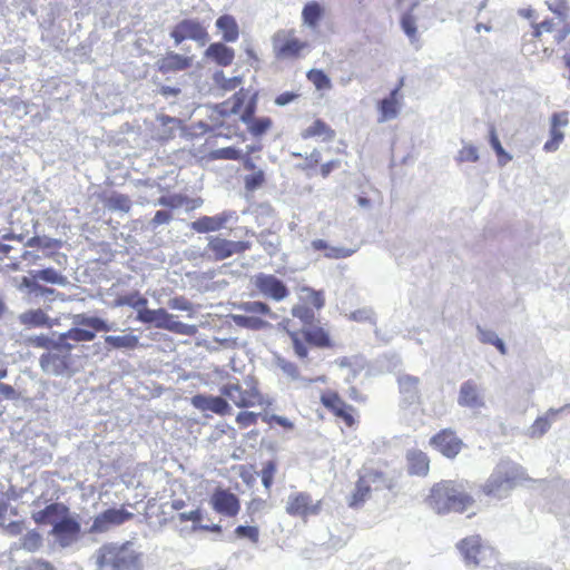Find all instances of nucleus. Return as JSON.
Here are the masks:
<instances>
[{
    "mask_svg": "<svg viewBox=\"0 0 570 570\" xmlns=\"http://www.w3.org/2000/svg\"><path fill=\"white\" fill-rule=\"evenodd\" d=\"M297 302L292 307V315L298 318L304 327L298 330L293 320L285 318L279 324L291 338L295 355L303 360L308 356L307 344L318 348H332L334 342L328 331L320 325H313L316 313L325 305L323 291L313 287H295Z\"/></svg>",
    "mask_w": 570,
    "mask_h": 570,
    "instance_id": "f257e3e1",
    "label": "nucleus"
},
{
    "mask_svg": "<svg viewBox=\"0 0 570 570\" xmlns=\"http://www.w3.org/2000/svg\"><path fill=\"white\" fill-rule=\"evenodd\" d=\"M473 503L474 499L463 489V485L452 480L441 481L431 490L430 504L439 514L463 513Z\"/></svg>",
    "mask_w": 570,
    "mask_h": 570,
    "instance_id": "f03ea898",
    "label": "nucleus"
},
{
    "mask_svg": "<svg viewBox=\"0 0 570 570\" xmlns=\"http://www.w3.org/2000/svg\"><path fill=\"white\" fill-rule=\"evenodd\" d=\"M97 564L100 569L142 570V553L134 548L131 541L107 543L97 551Z\"/></svg>",
    "mask_w": 570,
    "mask_h": 570,
    "instance_id": "7ed1b4c3",
    "label": "nucleus"
},
{
    "mask_svg": "<svg viewBox=\"0 0 570 570\" xmlns=\"http://www.w3.org/2000/svg\"><path fill=\"white\" fill-rule=\"evenodd\" d=\"M220 392L239 409L271 405V401L262 393L258 381L252 376L244 381V385L227 383Z\"/></svg>",
    "mask_w": 570,
    "mask_h": 570,
    "instance_id": "20e7f679",
    "label": "nucleus"
},
{
    "mask_svg": "<svg viewBox=\"0 0 570 570\" xmlns=\"http://www.w3.org/2000/svg\"><path fill=\"white\" fill-rule=\"evenodd\" d=\"M392 488V479L389 478L386 473L373 468H364L358 473L355 489L350 497L348 505L352 508H358L363 505L367 499H370L372 490H390Z\"/></svg>",
    "mask_w": 570,
    "mask_h": 570,
    "instance_id": "39448f33",
    "label": "nucleus"
},
{
    "mask_svg": "<svg viewBox=\"0 0 570 570\" xmlns=\"http://www.w3.org/2000/svg\"><path fill=\"white\" fill-rule=\"evenodd\" d=\"M75 327H71L66 333L60 334V342L67 343L68 340L75 342H90L94 341L98 332H110L114 327L105 320L97 316H87L78 314L73 316Z\"/></svg>",
    "mask_w": 570,
    "mask_h": 570,
    "instance_id": "423d86ee",
    "label": "nucleus"
},
{
    "mask_svg": "<svg viewBox=\"0 0 570 570\" xmlns=\"http://www.w3.org/2000/svg\"><path fill=\"white\" fill-rule=\"evenodd\" d=\"M320 402L337 422H342L346 428L353 429L358 424L357 410L348 404L337 391L331 389L322 391Z\"/></svg>",
    "mask_w": 570,
    "mask_h": 570,
    "instance_id": "0eeeda50",
    "label": "nucleus"
},
{
    "mask_svg": "<svg viewBox=\"0 0 570 570\" xmlns=\"http://www.w3.org/2000/svg\"><path fill=\"white\" fill-rule=\"evenodd\" d=\"M170 38L178 46L185 40H193L204 47L209 41V35L203 23L193 18L180 20L170 31Z\"/></svg>",
    "mask_w": 570,
    "mask_h": 570,
    "instance_id": "6e6552de",
    "label": "nucleus"
},
{
    "mask_svg": "<svg viewBox=\"0 0 570 570\" xmlns=\"http://www.w3.org/2000/svg\"><path fill=\"white\" fill-rule=\"evenodd\" d=\"M238 308L253 315H232V318L237 326L252 331H259L268 325L266 321L257 316L267 315L269 313V307L267 304L262 302H246L240 304Z\"/></svg>",
    "mask_w": 570,
    "mask_h": 570,
    "instance_id": "1a4fd4ad",
    "label": "nucleus"
},
{
    "mask_svg": "<svg viewBox=\"0 0 570 570\" xmlns=\"http://www.w3.org/2000/svg\"><path fill=\"white\" fill-rule=\"evenodd\" d=\"M322 502L313 501L307 492H296L288 497L286 503V513L291 517L306 520L308 517L317 515L321 512Z\"/></svg>",
    "mask_w": 570,
    "mask_h": 570,
    "instance_id": "9d476101",
    "label": "nucleus"
},
{
    "mask_svg": "<svg viewBox=\"0 0 570 570\" xmlns=\"http://www.w3.org/2000/svg\"><path fill=\"white\" fill-rule=\"evenodd\" d=\"M430 445L443 456L454 459L462 451L464 443L454 430L446 428L431 436Z\"/></svg>",
    "mask_w": 570,
    "mask_h": 570,
    "instance_id": "9b49d317",
    "label": "nucleus"
},
{
    "mask_svg": "<svg viewBox=\"0 0 570 570\" xmlns=\"http://www.w3.org/2000/svg\"><path fill=\"white\" fill-rule=\"evenodd\" d=\"M72 345L65 343V347L61 351L50 350L43 353L39 363L43 372L61 375L70 368V351Z\"/></svg>",
    "mask_w": 570,
    "mask_h": 570,
    "instance_id": "f8f14e48",
    "label": "nucleus"
},
{
    "mask_svg": "<svg viewBox=\"0 0 570 570\" xmlns=\"http://www.w3.org/2000/svg\"><path fill=\"white\" fill-rule=\"evenodd\" d=\"M134 518L131 512H128L126 509L120 508H111L107 509L100 514H98L90 527L91 533H104L110 529L112 525H120Z\"/></svg>",
    "mask_w": 570,
    "mask_h": 570,
    "instance_id": "ddd939ff",
    "label": "nucleus"
},
{
    "mask_svg": "<svg viewBox=\"0 0 570 570\" xmlns=\"http://www.w3.org/2000/svg\"><path fill=\"white\" fill-rule=\"evenodd\" d=\"M210 504L218 514L234 518L240 510V501L236 494L227 489L218 488L210 497Z\"/></svg>",
    "mask_w": 570,
    "mask_h": 570,
    "instance_id": "4468645a",
    "label": "nucleus"
},
{
    "mask_svg": "<svg viewBox=\"0 0 570 570\" xmlns=\"http://www.w3.org/2000/svg\"><path fill=\"white\" fill-rule=\"evenodd\" d=\"M456 548L465 563L474 566L480 564L488 549L479 534L463 538L456 543Z\"/></svg>",
    "mask_w": 570,
    "mask_h": 570,
    "instance_id": "2eb2a0df",
    "label": "nucleus"
},
{
    "mask_svg": "<svg viewBox=\"0 0 570 570\" xmlns=\"http://www.w3.org/2000/svg\"><path fill=\"white\" fill-rule=\"evenodd\" d=\"M191 65L193 57L184 56L175 51H167L155 62L157 70L163 75L185 71L190 68Z\"/></svg>",
    "mask_w": 570,
    "mask_h": 570,
    "instance_id": "dca6fc26",
    "label": "nucleus"
},
{
    "mask_svg": "<svg viewBox=\"0 0 570 570\" xmlns=\"http://www.w3.org/2000/svg\"><path fill=\"white\" fill-rule=\"evenodd\" d=\"M515 481L517 475L513 471L497 470L483 485V492L487 495L500 497L502 492L510 490Z\"/></svg>",
    "mask_w": 570,
    "mask_h": 570,
    "instance_id": "f3484780",
    "label": "nucleus"
},
{
    "mask_svg": "<svg viewBox=\"0 0 570 570\" xmlns=\"http://www.w3.org/2000/svg\"><path fill=\"white\" fill-rule=\"evenodd\" d=\"M458 403L462 407L481 409L485 401L479 384L473 380L464 381L459 390Z\"/></svg>",
    "mask_w": 570,
    "mask_h": 570,
    "instance_id": "a211bd4d",
    "label": "nucleus"
},
{
    "mask_svg": "<svg viewBox=\"0 0 570 570\" xmlns=\"http://www.w3.org/2000/svg\"><path fill=\"white\" fill-rule=\"evenodd\" d=\"M190 403L202 412H212L220 416L232 411L229 403L222 396L197 394L190 399Z\"/></svg>",
    "mask_w": 570,
    "mask_h": 570,
    "instance_id": "6ab92c4d",
    "label": "nucleus"
},
{
    "mask_svg": "<svg viewBox=\"0 0 570 570\" xmlns=\"http://www.w3.org/2000/svg\"><path fill=\"white\" fill-rule=\"evenodd\" d=\"M52 533L60 546L67 547L77 540L80 533V524L76 519L67 514L53 524Z\"/></svg>",
    "mask_w": 570,
    "mask_h": 570,
    "instance_id": "aec40b11",
    "label": "nucleus"
},
{
    "mask_svg": "<svg viewBox=\"0 0 570 570\" xmlns=\"http://www.w3.org/2000/svg\"><path fill=\"white\" fill-rule=\"evenodd\" d=\"M307 43L293 37L277 33L273 38V47L277 58H295L306 48Z\"/></svg>",
    "mask_w": 570,
    "mask_h": 570,
    "instance_id": "412c9836",
    "label": "nucleus"
},
{
    "mask_svg": "<svg viewBox=\"0 0 570 570\" xmlns=\"http://www.w3.org/2000/svg\"><path fill=\"white\" fill-rule=\"evenodd\" d=\"M568 125V112H554L550 121V139L546 141L543 149L553 153L559 149L564 134L561 128Z\"/></svg>",
    "mask_w": 570,
    "mask_h": 570,
    "instance_id": "4be33fe9",
    "label": "nucleus"
},
{
    "mask_svg": "<svg viewBox=\"0 0 570 570\" xmlns=\"http://www.w3.org/2000/svg\"><path fill=\"white\" fill-rule=\"evenodd\" d=\"M207 252L217 261L226 259L236 254L235 240H229L218 236L209 237Z\"/></svg>",
    "mask_w": 570,
    "mask_h": 570,
    "instance_id": "5701e85b",
    "label": "nucleus"
},
{
    "mask_svg": "<svg viewBox=\"0 0 570 570\" xmlns=\"http://www.w3.org/2000/svg\"><path fill=\"white\" fill-rule=\"evenodd\" d=\"M205 57L214 60L218 66L226 67L233 62L235 52L223 42H214L205 50Z\"/></svg>",
    "mask_w": 570,
    "mask_h": 570,
    "instance_id": "b1692460",
    "label": "nucleus"
},
{
    "mask_svg": "<svg viewBox=\"0 0 570 570\" xmlns=\"http://www.w3.org/2000/svg\"><path fill=\"white\" fill-rule=\"evenodd\" d=\"M69 514V509L63 503H51L45 509L35 512L32 519L37 524H47L53 522L57 518H63Z\"/></svg>",
    "mask_w": 570,
    "mask_h": 570,
    "instance_id": "393cba45",
    "label": "nucleus"
},
{
    "mask_svg": "<svg viewBox=\"0 0 570 570\" xmlns=\"http://www.w3.org/2000/svg\"><path fill=\"white\" fill-rule=\"evenodd\" d=\"M407 465H409V472L414 475H421L424 476L428 474L430 470V459L429 456L420 451V450H413L407 453Z\"/></svg>",
    "mask_w": 570,
    "mask_h": 570,
    "instance_id": "a878e982",
    "label": "nucleus"
},
{
    "mask_svg": "<svg viewBox=\"0 0 570 570\" xmlns=\"http://www.w3.org/2000/svg\"><path fill=\"white\" fill-rule=\"evenodd\" d=\"M105 344L108 350L132 351L139 347V337L132 334L105 336Z\"/></svg>",
    "mask_w": 570,
    "mask_h": 570,
    "instance_id": "bb28decb",
    "label": "nucleus"
},
{
    "mask_svg": "<svg viewBox=\"0 0 570 570\" xmlns=\"http://www.w3.org/2000/svg\"><path fill=\"white\" fill-rule=\"evenodd\" d=\"M215 24L226 42H235L238 39L239 28L233 16L223 14L216 20Z\"/></svg>",
    "mask_w": 570,
    "mask_h": 570,
    "instance_id": "cd10ccee",
    "label": "nucleus"
},
{
    "mask_svg": "<svg viewBox=\"0 0 570 570\" xmlns=\"http://www.w3.org/2000/svg\"><path fill=\"white\" fill-rule=\"evenodd\" d=\"M164 316H165V320H163V322L158 324V328L167 330L175 334L187 335V336H194L197 333L196 325H189V324L179 322L175 318L174 315L169 314L168 312Z\"/></svg>",
    "mask_w": 570,
    "mask_h": 570,
    "instance_id": "c85d7f7f",
    "label": "nucleus"
},
{
    "mask_svg": "<svg viewBox=\"0 0 570 570\" xmlns=\"http://www.w3.org/2000/svg\"><path fill=\"white\" fill-rule=\"evenodd\" d=\"M252 234L256 236L257 242L269 256H274L279 252L281 237L275 232L264 229L258 234Z\"/></svg>",
    "mask_w": 570,
    "mask_h": 570,
    "instance_id": "c756f323",
    "label": "nucleus"
},
{
    "mask_svg": "<svg viewBox=\"0 0 570 570\" xmlns=\"http://www.w3.org/2000/svg\"><path fill=\"white\" fill-rule=\"evenodd\" d=\"M304 139L312 137H322L325 141H331L335 137V131L323 120L316 119L308 128L302 132Z\"/></svg>",
    "mask_w": 570,
    "mask_h": 570,
    "instance_id": "7c9ffc66",
    "label": "nucleus"
},
{
    "mask_svg": "<svg viewBox=\"0 0 570 570\" xmlns=\"http://www.w3.org/2000/svg\"><path fill=\"white\" fill-rule=\"evenodd\" d=\"M20 323L27 327L49 326L48 315L40 308L30 309L19 316Z\"/></svg>",
    "mask_w": 570,
    "mask_h": 570,
    "instance_id": "2f4dec72",
    "label": "nucleus"
},
{
    "mask_svg": "<svg viewBox=\"0 0 570 570\" xmlns=\"http://www.w3.org/2000/svg\"><path fill=\"white\" fill-rule=\"evenodd\" d=\"M417 2L412 3L409 10L404 11L401 16L400 23L403 32L409 37L411 42L416 39L417 28H416V19L413 14L415 8L417 7Z\"/></svg>",
    "mask_w": 570,
    "mask_h": 570,
    "instance_id": "473e14b6",
    "label": "nucleus"
},
{
    "mask_svg": "<svg viewBox=\"0 0 570 570\" xmlns=\"http://www.w3.org/2000/svg\"><path fill=\"white\" fill-rule=\"evenodd\" d=\"M559 413V410H549L544 416L538 417L530 428L531 438H541L544 435L551 425V419Z\"/></svg>",
    "mask_w": 570,
    "mask_h": 570,
    "instance_id": "72a5a7b5",
    "label": "nucleus"
},
{
    "mask_svg": "<svg viewBox=\"0 0 570 570\" xmlns=\"http://www.w3.org/2000/svg\"><path fill=\"white\" fill-rule=\"evenodd\" d=\"M489 142L498 156L499 166L504 167L512 160V156L502 147L494 126H490Z\"/></svg>",
    "mask_w": 570,
    "mask_h": 570,
    "instance_id": "f704fd0d",
    "label": "nucleus"
},
{
    "mask_svg": "<svg viewBox=\"0 0 570 570\" xmlns=\"http://www.w3.org/2000/svg\"><path fill=\"white\" fill-rule=\"evenodd\" d=\"M323 16V8L318 2L312 1L304 6L302 18L308 27H316Z\"/></svg>",
    "mask_w": 570,
    "mask_h": 570,
    "instance_id": "c9c22d12",
    "label": "nucleus"
},
{
    "mask_svg": "<svg viewBox=\"0 0 570 570\" xmlns=\"http://www.w3.org/2000/svg\"><path fill=\"white\" fill-rule=\"evenodd\" d=\"M401 105L400 102L390 101L385 98H383L379 102V112L380 117L377 121L380 124L395 119L400 114Z\"/></svg>",
    "mask_w": 570,
    "mask_h": 570,
    "instance_id": "e433bc0d",
    "label": "nucleus"
},
{
    "mask_svg": "<svg viewBox=\"0 0 570 570\" xmlns=\"http://www.w3.org/2000/svg\"><path fill=\"white\" fill-rule=\"evenodd\" d=\"M190 228L199 234L217 232L220 229L215 216H202L191 222Z\"/></svg>",
    "mask_w": 570,
    "mask_h": 570,
    "instance_id": "4c0bfd02",
    "label": "nucleus"
},
{
    "mask_svg": "<svg viewBox=\"0 0 570 570\" xmlns=\"http://www.w3.org/2000/svg\"><path fill=\"white\" fill-rule=\"evenodd\" d=\"M28 343L31 346L47 348L49 351L50 350L61 351L65 347V343H61L60 340L58 342H56V341L51 340L49 336L43 335V334L29 337Z\"/></svg>",
    "mask_w": 570,
    "mask_h": 570,
    "instance_id": "58836bf2",
    "label": "nucleus"
},
{
    "mask_svg": "<svg viewBox=\"0 0 570 570\" xmlns=\"http://www.w3.org/2000/svg\"><path fill=\"white\" fill-rule=\"evenodd\" d=\"M167 314V311L164 308L158 309H148L142 308L138 311L137 318L142 323H155L156 327H158V324L165 320V316Z\"/></svg>",
    "mask_w": 570,
    "mask_h": 570,
    "instance_id": "ea45409f",
    "label": "nucleus"
},
{
    "mask_svg": "<svg viewBox=\"0 0 570 570\" xmlns=\"http://www.w3.org/2000/svg\"><path fill=\"white\" fill-rule=\"evenodd\" d=\"M248 131L255 136L259 137L264 135L272 126V120L268 117L254 118L252 121L247 124Z\"/></svg>",
    "mask_w": 570,
    "mask_h": 570,
    "instance_id": "a19ab883",
    "label": "nucleus"
},
{
    "mask_svg": "<svg viewBox=\"0 0 570 570\" xmlns=\"http://www.w3.org/2000/svg\"><path fill=\"white\" fill-rule=\"evenodd\" d=\"M307 79L315 86L316 89L323 90L331 88V79L320 69H311L307 72Z\"/></svg>",
    "mask_w": 570,
    "mask_h": 570,
    "instance_id": "79ce46f5",
    "label": "nucleus"
},
{
    "mask_svg": "<svg viewBox=\"0 0 570 570\" xmlns=\"http://www.w3.org/2000/svg\"><path fill=\"white\" fill-rule=\"evenodd\" d=\"M108 208L115 212L128 213L131 208V202L128 196L116 194L108 199Z\"/></svg>",
    "mask_w": 570,
    "mask_h": 570,
    "instance_id": "37998d69",
    "label": "nucleus"
},
{
    "mask_svg": "<svg viewBox=\"0 0 570 570\" xmlns=\"http://www.w3.org/2000/svg\"><path fill=\"white\" fill-rule=\"evenodd\" d=\"M36 281H42L50 284L63 285L65 278L53 268H45L37 271L33 275Z\"/></svg>",
    "mask_w": 570,
    "mask_h": 570,
    "instance_id": "c03bdc74",
    "label": "nucleus"
},
{
    "mask_svg": "<svg viewBox=\"0 0 570 570\" xmlns=\"http://www.w3.org/2000/svg\"><path fill=\"white\" fill-rule=\"evenodd\" d=\"M478 330H479V338L482 343L494 345L499 350V352L503 355L507 353V348H505L503 341L501 338H499L494 332L488 331V330H482L480 327Z\"/></svg>",
    "mask_w": 570,
    "mask_h": 570,
    "instance_id": "a18cd8bd",
    "label": "nucleus"
},
{
    "mask_svg": "<svg viewBox=\"0 0 570 570\" xmlns=\"http://www.w3.org/2000/svg\"><path fill=\"white\" fill-rule=\"evenodd\" d=\"M27 245L30 247L56 249L61 246V240L56 239V238H50L48 236H33L28 239Z\"/></svg>",
    "mask_w": 570,
    "mask_h": 570,
    "instance_id": "49530a36",
    "label": "nucleus"
},
{
    "mask_svg": "<svg viewBox=\"0 0 570 570\" xmlns=\"http://www.w3.org/2000/svg\"><path fill=\"white\" fill-rule=\"evenodd\" d=\"M263 415L264 414L255 413V412H250V411H240L236 415L235 421H236L238 428L244 430L249 426L256 425L258 422V419L259 417L262 419Z\"/></svg>",
    "mask_w": 570,
    "mask_h": 570,
    "instance_id": "de8ad7c7",
    "label": "nucleus"
},
{
    "mask_svg": "<svg viewBox=\"0 0 570 570\" xmlns=\"http://www.w3.org/2000/svg\"><path fill=\"white\" fill-rule=\"evenodd\" d=\"M210 157L213 159L239 160L242 158V150L235 147L218 148L210 153Z\"/></svg>",
    "mask_w": 570,
    "mask_h": 570,
    "instance_id": "09e8293b",
    "label": "nucleus"
},
{
    "mask_svg": "<svg viewBox=\"0 0 570 570\" xmlns=\"http://www.w3.org/2000/svg\"><path fill=\"white\" fill-rule=\"evenodd\" d=\"M234 533H235V535L238 539L246 538L249 541H252L253 543H257L258 540H259V530H258L257 527H253V525H238L235 529Z\"/></svg>",
    "mask_w": 570,
    "mask_h": 570,
    "instance_id": "8fccbe9b",
    "label": "nucleus"
},
{
    "mask_svg": "<svg viewBox=\"0 0 570 570\" xmlns=\"http://www.w3.org/2000/svg\"><path fill=\"white\" fill-rule=\"evenodd\" d=\"M245 188L249 191H254L262 187L265 181V173L262 169L254 171L250 175H246L244 178Z\"/></svg>",
    "mask_w": 570,
    "mask_h": 570,
    "instance_id": "3c124183",
    "label": "nucleus"
},
{
    "mask_svg": "<svg viewBox=\"0 0 570 570\" xmlns=\"http://www.w3.org/2000/svg\"><path fill=\"white\" fill-rule=\"evenodd\" d=\"M548 8L552 11L560 21L568 18L569 7L566 0H549L547 1Z\"/></svg>",
    "mask_w": 570,
    "mask_h": 570,
    "instance_id": "603ef678",
    "label": "nucleus"
},
{
    "mask_svg": "<svg viewBox=\"0 0 570 570\" xmlns=\"http://www.w3.org/2000/svg\"><path fill=\"white\" fill-rule=\"evenodd\" d=\"M177 519H178V521L180 523H184V522H187V521H191L194 523L193 530H198V529L202 528L199 525V523L203 520V513H202L200 509H196V510H193V511H189V512H181V513H179L177 515Z\"/></svg>",
    "mask_w": 570,
    "mask_h": 570,
    "instance_id": "864d4df0",
    "label": "nucleus"
},
{
    "mask_svg": "<svg viewBox=\"0 0 570 570\" xmlns=\"http://www.w3.org/2000/svg\"><path fill=\"white\" fill-rule=\"evenodd\" d=\"M348 318L354 322L361 323H375V315L371 308H360L350 313Z\"/></svg>",
    "mask_w": 570,
    "mask_h": 570,
    "instance_id": "5fc2aeb1",
    "label": "nucleus"
},
{
    "mask_svg": "<svg viewBox=\"0 0 570 570\" xmlns=\"http://www.w3.org/2000/svg\"><path fill=\"white\" fill-rule=\"evenodd\" d=\"M118 305H128L135 308L145 307L147 304V299L139 295L138 293L121 296L117 299Z\"/></svg>",
    "mask_w": 570,
    "mask_h": 570,
    "instance_id": "6e6d98bb",
    "label": "nucleus"
},
{
    "mask_svg": "<svg viewBox=\"0 0 570 570\" xmlns=\"http://www.w3.org/2000/svg\"><path fill=\"white\" fill-rule=\"evenodd\" d=\"M276 472V463L274 461H268L264 464L261 476L262 483L266 489H269L274 481V475Z\"/></svg>",
    "mask_w": 570,
    "mask_h": 570,
    "instance_id": "4d7b16f0",
    "label": "nucleus"
},
{
    "mask_svg": "<svg viewBox=\"0 0 570 570\" xmlns=\"http://www.w3.org/2000/svg\"><path fill=\"white\" fill-rule=\"evenodd\" d=\"M262 421L267 423L269 426L279 425L286 430L294 429V423L292 421H289L288 419L284 417V416L276 415V414H272V415L264 414L262 416Z\"/></svg>",
    "mask_w": 570,
    "mask_h": 570,
    "instance_id": "13d9d810",
    "label": "nucleus"
},
{
    "mask_svg": "<svg viewBox=\"0 0 570 570\" xmlns=\"http://www.w3.org/2000/svg\"><path fill=\"white\" fill-rule=\"evenodd\" d=\"M256 99H257V95L254 94L250 97L249 101L246 104V106L240 115L242 122L247 124L248 121H252V119L255 118Z\"/></svg>",
    "mask_w": 570,
    "mask_h": 570,
    "instance_id": "bf43d9fd",
    "label": "nucleus"
},
{
    "mask_svg": "<svg viewBox=\"0 0 570 570\" xmlns=\"http://www.w3.org/2000/svg\"><path fill=\"white\" fill-rule=\"evenodd\" d=\"M458 160L459 161H471V163L478 161L479 160L478 149L472 145L464 146L459 151Z\"/></svg>",
    "mask_w": 570,
    "mask_h": 570,
    "instance_id": "052dcab7",
    "label": "nucleus"
},
{
    "mask_svg": "<svg viewBox=\"0 0 570 570\" xmlns=\"http://www.w3.org/2000/svg\"><path fill=\"white\" fill-rule=\"evenodd\" d=\"M168 306L171 309H177V311H184V312H193L194 311L193 304L187 298H185L183 296H178V297H174V298L169 299Z\"/></svg>",
    "mask_w": 570,
    "mask_h": 570,
    "instance_id": "680f3d73",
    "label": "nucleus"
},
{
    "mask_svg": "<svg viewBox=\"0 0 570 570\" xmlns=\"http://www.w3.org/2000/svg\"><path fill=\"white\" fill-rule=\"evenodd\" d=\"M353 253H354L353 249L328 245L327 249L325 252V257H327V258H345V257L351 256Z\"/></svg>",
    "mask_w": 570,
    "mask_h": 570,
    "instance_id": "e2e57ef3",
    "label": "nucleus"
},
{
    "mask_svg": "<svg viewBox=\"0 0 570 570\" xmlns=\"http://www.w3.org/2000/svg\"><path fill=\"white\" fill-rule=\"evenodd\" d=\"M264 295L274 301H282L287 296V287H261Z\"/></svg>",
    "mask_w": 570,
    "mask_h": 570,
    "instance_id": "0e129e2a",
    "label": "nucleus"
},
{
    "mask_svg": "<svg viewBox=\"0 0 570 570\" xmlns=\"http://www.w3.org/2000/svg\"><path fill=\"white\" fill-rule=\"evenodd\" d=\"M281 370L286 374L288 375L289 377L294 379V380H298L301 379V371L298 368V366L293 363V362H289V361H285V360H282L279 363H278Z\"/></svg>",
    "mask_w": 570,
    "mask_h": 570,
    "instance_id": "69168bd1",
    "label": "nucleus"
},
{
    "mask_svg": "<svg viewBox=\"0 0 570 570\" xmlns=\"http://www.w3.org/2000/svg\"><path fill=\"white\" fill-rule=\"evenodd\" d=\"M41 538L38 533L30 532L24 535L22 547L29 551H35L40 547Z\"/></svg>",
    "mask_w": 570,
    "mask_h": 570,
    "instance_id": "338daca9",
    "label": "nucleus"
},
{
    "mask_svg": "<svg viewBox=\"0 0 570 570\" xmlns=\"http://www.w3.org/2000/svg\"><path fill=\"white\" fill-rule=\"evenodd\" d=\"M23 570H55L53 566L41 559H33L23 567Z\"/></svg>",
    "mask_w": 570,
    "mask_h": 570,
    "instance_id": "774afa93",
    "label": "nucleus"
}]
</instances>
